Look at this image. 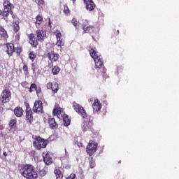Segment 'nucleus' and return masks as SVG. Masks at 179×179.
Instances as JSON below:
<instances>
[{
	"instance_id": "obj_19",
	"label": "nucleus",
	"mask_w": 179,
	"mask_h": 179,
	"mask_svg": "<svg viewBox=\"0 0 179 179\" xmlns=\"http://www.w3.org/2000/svg\"><path fill=\"white\" fill-rule=\"evenodd\" d=\"M93 123L90 122H87L84 123V125L83 127V131L84 132H86L87 131H92L93 129Z\"/></svg>"
},
{
	"instance_id": "obj_8",
	"label": "nucleus",
	"mask_w": 179,
	"mask_h": 179,
	"mask_svg": "<svg viewBox=\"0 0 179 179\" xmlns=\"http://www.w3.org/2000/svg\"><path fill=\"white\" fill-rule=\"evenodd\" d=\"M32 110L34 113H36V114H41L44 113L43 101H41V100L36 101L32 108Z\"/></svg>"
},
{
	"instance_id": "obj_24",
	"label": "nucleus",
	"mask_w": 179,
	"mask_h": 179,
	"mask_svg": "<svg viewBox=\"0 0 179 179\" xmlns=\"http://www.w3.org/2000/svg\"><path fill=\"white\" fill-rule=\"evenodd\" d=\"M43 162L47 164L48 166H50L51 163H52V158L50 156V155L46 154L45 156H43Z\"/></svg>"
},
{
	"instance_id": "obj_50",
	"label": "nucleus",
	"mask_w": 179,
	"mask_h": 179,
	"mask_svg": "<svg viewBox=\"0 0 179 179\" xmlns=\"http://www.w3.org/2000/svg\"><path fill=\"white\" fill-rule=\"evenodd\" d=\"M93 100H92V99H90V101H92Z\"/></svg>"
},
{
	"instance_id": "obj_29",
	"label": "nucleus",
	"mask_w": 179,
	"mask_h": 179,
	"mask_svg": "<svg viewBox=\"0 0 179 179\" xmlns=\"http://www.w3.org/2000/svg\"><path fill=\"white\" fill-rule=\"evenodd\" d=\"M29 93H33V92H36L37 89V84L32 83L31 84L30 87H28Z\"/></svg>"
},
{
	"instance_id": "obj_45",
	"label": "nucleus",
	"mask_w": 179,
	"mask_h": 179,
	"mask_svg": "<svg viewBox=\"0 0 179 179\" xmlns=\"http://www.w3.org/2000/svg\"><path fill=\"white\" fill-rule=\"evenodd\" d=\"M75 177H76V175L75 173H71L69 177H67L66 179H74Z\"/></svg>"
},
{
	"instance_id": "obj_26",
	"label": "nucleus",
	"mask_w": 179,
	"mask_h": 179,
	"mask_svg": "<svg viewBox=\"0 0 179 179\" xmlns=\"http://www.w3.org/2000/svg\"><path fill=\"white\" fill-rule=\"evenodd\" d=\"M13 30L15 33H17L20 30V27L19 26V22H13Z\"/></svg>"
},
{
	"instance_id": "obj_28",
	"label": "nucleus",
	"mask_w": 179,
	"mask_h": 179,
	"mask_svg": "<svg viewBox=\"0 0 179 179\" xmlns=\"http://www.w3.org/2000/svg\"><path fill=\"white\" fill-rule=\"evenodd\" d=\"M36 26H40L41 23H43V16L38 15L36 17Z\"/></svg>"
},
{
	"instance_id": "obj_16",
	"label": "nucleus",
	"mask_w": 179,
	"mask_h": 179,
	"mask_svg": "<svg viewBox=\"0 0 179 179\" xmlns=\"http://www.w3.org/2000/svg\"><path fill=\"white\" fill-rule=\"evenodd\" d=\"M48 57L52 62H55L59 59V55L55 53L54 51H51L48 53Z\"/></svg>"
},
{
	"instance_id": "obj_30",
	"label": "nucleus",
	"mask_w": 179,
	"mask_h": 179,
	"mask_svg": "<svg viewBox=\"0 0 179 179\" xmlns=\"http://www.w3.org/2000/svg\"><path fill=\"white\" fill-rule=\"evenodd\" d=\"M63 12L64 14H66L67 16H69L71 15V10H69V8L68 7L67 4L64 5V10Z\"/></svg>"
},
{
	"instance_id": "obj_51",
	"label": "nucleus",
	"mask_w": 179,
	"mask_h": 179,
	"mask_svg": "<svg viewBox=\"0 0 179 179\" xmlns=\"http://www.w3.org/2000/svg\"><path fill=\"white\" fill-rule=\"evenodd\" d=\"M72 1H76V0H72Z\"/></svg>"
},
{
	"instance_id": "obj_32",
	"label": "nucleus",
	"mask_w": 179,
	"mask_h": 179,
	"mask_svg": "<svg viewBox=\"0 0 179 179\" xmlns=\"http://www.w3.org/2000/svg\"><path fill=\"white\" fill-rule=\"evenodd\" d=\"M89 163H90V169H94V167H96V161L94 160L93 157H91L90 158V162Z\"/></svg>"
},
{
	"instance_id": "obj_2",
	"label": "nucleus",
	"mask_w": 179,
	"mask_h": 179,
	"mask_svg": "<svg viewBox=\"0 0 179 179\" xmlns=\"http://www.w3.org/2000/svg\"><path fill=\"white\" fill-rule=\"evenodd\" d=\"M90 55L91 58H92L95 62L96 68H103V65H104V62L103 61V57L99 54V52L96 51L94 48H91L89 50Z\"/></svg>"
},
{
	"instance_id": "obj_42",
	"label": "nucleus",
	"mask_w": 179,
	"mask_h": 179,
	"mask_svg": "<svg viewBox=\"0 0 179 179\" xmlns=\"http://www.w3.org/2000/svg\"><path fill=\"white\" fill-rule=\"evenodd\" d=\"M35 2L37 5H44L45 3L44 0H35Z\"/></svg>"
},
{
	"instance_id": "obj_22",
	"label": "nucleus",
	"mask_w": 179,
	"mask_h": 179,
	"mask_svg": "<svg viewBox=\"0 0 179 179\" xmlns=\"http://www.w3.org/2000/svg\"><path fill=\"white\" fill-rule=\"evenodd\" d=\"M92 106L94 111L99 112L101 110V103L99 102V99H95Z\"/></svg>"
},
{
	"instance_id": "obj_41",
	"label": "nucleus",
	"mask_w": 179,
	"mask_h": 179,
	"mask_svg": "<svg viewBox=\"0 0 179 179\" xmlns=\"http://www.w3.org/2000/svg\"><path fill=\"white\" fill-rule=\"evenodd\" d=\"M57 40L61 39V37H62V34L59 31H57V34H56Z\"/></svg>"
},
{
	"instance_id": "obj_40",
	"label": "nucleus",
	"mask_w": 179,
	"mask_h": 179,
	"mask_svg": "<svg viewBox=\"0 0 179 179\" xmlns=\"http://www.w3.org/2000/svg\"><path fill=\"white\" fill-rule=\"evenodd\" d=\"M71 23H72V24H73L75 27H76V26H78V20H77L76 18H73V19L71 20Z\"/></svg>"
},
{
	"instance_id": "obj_47",
	"label": "nucleus",
	"mask_w": 179,
	"mask_h": 179,
	"mask_svg": "<svg viewBox=\"0 0 179 179\" xmlns=\"http://www.w3.org/2000/svg\"><path fill=\"white\" fill-rule=\"evenodd\" d=\"M3 155L5 156V157H6V156H8V152H3Z\"/></svg>"
},
{
	"instance_id": "obj_49",
	"label": "nucleus",
	"mask_w": 179,
	"mask_h": 179,
	"mask_svg": "<svg viewBox=\"0 0 179 179\" xmlns=\"http://www.w3.org/2000/svg\"><path fill=\"white\" fill-rule=\"evenodd\" d=\"M117 33H120V31H119V30H117Z\"/></svg>"
},
{
	"instance_id": "obj_48",
	"label": "nucleus",
	"mask_w": 179,
	"mask_h": 179,
	"mask_svg": "<svg viewBox=\"0 0 179 179\" xmlns=\"http://www.w3.org/2000/svg\"><path fill=\"white\" fill-rule=\"evenodd\" d=\"M48 24H49V26H50V27L51 29V27H51V20L50 19H49Z\"/></svg>"
},
{
	"instance_id": "obj_38",
	"label": "nucleus",
	"mask_w": 179,
	"mask_h": 179,
	"mask_svg": "<svg viewBox=\"0 0 179 179\" xmlns=\"http://www.w3.org/2000/svg\"><path fill=\"white\" fill-rule=\"evenodd\" d=\"M15 51L17 56L20 57V54H22V51H23V50L20 47H17L15 48Z\"/></svg>"
},
{
	"instance_id": "obj_17",
	"label": "nucleus",
	"mask_w": 179,
	"mask_h": 179,
	"mask_svg": "<svg viewBox=\"0 0 179 179\" xmlns=\"http://www.w3.org/2000/svg\"><path fill=\"white\" fill-rule=\"evenodd\" d=\"M25 117L27 122H28L29 125H31V124H33V121H34V117H33V110L25 112Z\"/></svg>"
},
{
	"instance_id": "obj_23",
	"label": "nucleus",
	"mask_w": 179,
	"mask_h": 179,
	"mask_svg": "<svg viewBox=\"0 0 179 179\" xmlns=\"http://www.w3.org/2000/svg\"><path fill=\"white\" fill-rule=\"evenodd\" d=\"M62 120H63V122L65 127H68L69 125H71V120L69 119V116H68V115L64 114L62 116Z\"/></svg>"
},
{
	"instance_id": "obj_18",
	"label": "nucleus",
	"mask_w": 179,
	"mask_h": 179,
	"mask_svg": "<svg viewBox=\"0 0 179 179\" xmlns=\"http://www.w3.org/2000/svg\"><path fill=\"white\" fill-rule=\"evenodd\" d=\"M23 113H24V110H23V108L20 106H17L14 108V114L18 117H22Z\"/></svg>"
},
{
	"instance_id": "obj_15",
	"label": "nucleus",
	"mask_w": 179,
	"mask_h": 179,
	"mask_svg": "<svg viewBox=\"0 0 179 179\" xmlns=\"http://www.w3.org/2000/svg\"><path fill=\"white\" fill-rule=\"evenodd\" d=\"M7 49L6 50L8 57H12L13 55V52L15 51V45L12 43H6Z\"/></svg>"
},
{
	"instance_id": "obj_35",
	"label": "nucleus",
	"mask_w": 179,
	"mask_h": 179,
	"mask_svg": "<svg viewBox=\"0 0 179 179\" xmlns=\"http://www.w3.org/2000/svg\"><path fill=\"white\" fill-rule=\"evenodd\" d=\"M31 65V69H32L33 72H36V71H37L38 66V65H37V62H33Z\"/></svg>"
},
{
	"instance_id": "obj_4",
	"label": "nucleus",
	"mask_w": 179,
	"mask_h": 179,
	"mask_svg": "<svg viewBox=\"0 0 179 179\" xmlns=\"http://www.w3.org/2000/svg\"><path fill=\"white\" fill-rule=\"evenodd\" d=\"M3 6L4 8L3 12L0 10V16L1 13L3 17H8L9 15H13V11H12V9H13L15 6H13V4L10 3L9 0H4Z\"/></svg>"
},
{
	"instance_id": "obj_14",
	"label": "nucleus",
	"mask_w": 179,
	"mask_h": 179,
	"mask_svg": "<svg viewBox=\"0 0 179 179\" xmlns=\"http://www.w3.org/2000/svg\"><path fill=\"white\" fill-rule=\"evenodd\" d=\"M46 87L52 90V94H55L59 90V85L57 83H48Z\"/></svg>"
},
{
	"instance_id": "obj_27",
	"label": "nucleus",
	"mask_w": 179,
	"mask_h": 179,
	"mask_svg": "<svg viewBox=\"0 0 179 179\" xmlns=\"http://www.w3.org/2000/svg\"><path fill=\"white\" fill-rule=\"evenodd\" d=\"M28 57L29 59L31 60V62H34V60L37 58V55H36L34 52L31 51L29 53Z\"/></svg>"
},
{
	"instance_id": "obj_36",
	"label": "nucleus",
	"mask_w": 179,
	"mask_h": 179,
	"mask_svg": "<svg viewBox=\"0 0 179 179\" xmlns=\"http://www.w3.org/2000/svg\"><path fill=\"white\" fill-rule=\"evenodd\" d=\"M38 174H39L40 177H44L45 176V174H47V171H45V169H40L38 171Z\"/></svg>"
},
{
	"instance_id": "obj_3",
	"label": "nucleus",
	"mask_w": 179,
	"mask_h": 179,
	"mask_svg": "<svg viewBox=\"0 0 179 179\" xmlns=\"http://www.w3.org/2000/svg\"><path fill=\"white\" fill-rule=\"evenodd\" d=\"M34 141H33V146L36 150H41V149H45L47 145H48V141L38 136H35Z\"/></svg>"
},
{
	"instance_id": "obj_39",
	"label": "nucleus",
	"mask_w": 179,
	"mask_h": 179,
	"mask_svg": "<svg viewBox=\"0 0 179 179\" xmlns=\"http://www.w3.org/2000/svg\"><path fill=\"white\" fill-rule=\"evenodd\" d=\"M57 41L56 43V45H57L58 47H64V43L62 41V39H57Z\"/></svg>"
},
{
	"instance_id": "obj_43",
	"label": "nucleus",
	"mask_w": 179,
	"mask_h": 179,
	"mask_svg": "<svg viewBox=\"0 0 179 179\" xmlns=\"http://www.w3.org/2000/svg\"><path fill=\"white\" fill-rule=\"evenodd\" d=\"M29 156L34 157V156H36V150H31L30 152L29 153Z\"/></svg>"
},
{
	"instance_id": "obj_5",
	"label": "nucleus",
	"mask_w": 179,
	"mask_h": 179,
	"mask_svg": "<svg viewBox=\"0 0 179 179\" xmlns=\"http://www.w3.org/2000/svg\"><path fill=\"white\" fill-rule=\"evenodd\" d=\"M12 99V92L9 89H4L0 96V102L2 104H6L9 103Z\"/></svg>"
},
{
	"instance_id": "obj_46",
	"label": "nucleus",
	"mask_w": 179,
	"mask_h": 179,
	"mask_svg": "<svg viewBox=\"0 0 179 179\" xmlns=\"http://www.w3.org/2000/svg\"><path fill=\"white\" fill-rule=\"evenodd\" d=\"M22 86L24 87H26V88L29 89V83L24 81V83H22Z\"/></svg>"
},
{
	"instance_id": "obj_12",
	"label": "nucleus",
	"mask_w": 179,
	"mask_h": 179,
	"mask_svg": "<svg viewBox=\"0 0 179 179\" xmlns=\"http://www.w3.org/2000/svg\"><path fill=\"white\" fill-rule=\"evenodd\" d=\"M83 2L85 5L87 10H89L90 12H92V10H94L96 8V3H94V1H93V0H83Z\"/></svg>"
},
{
	"instance_id": "obj_33",
	"label": "nucleus",
	"mask_w": 179,
	"mask_h": 179,
	"mask_svg": "<svg viewBox=\"0 0 179 179\" xmlns=\"http://www.w3.org/2000/svg\"><path fill=\"white\" fill-rule=\"evenodd\" d=\"M60 71H61V69H59V66H55L52 69V73L53 75H58Z\"/></svg>"
},
{
	"instance_id": "obj_34",
	"label": "nucleus",
	"mask_w": 179,
	"mask_h": 179,
	"mask_svg": "<svg viewBox=\"0 0 179 179\" xmlns=\"http://www.w3.org/2000/svg\"><path fill=\"white\" fill-rule=\"evenodd\" d=\"M23 71H24V73L26 76H27V75H29V66H27V64H24L23 66Z\"/></svg>"
},
{
	"instance_id": "obj_37",
	"label": "nucleus",
	"mask_w": 179,
	"mask_h": 179,
	"mask_svg": "<svg viewBox=\"0 0 179 179\" xmlns=\"http://www.w3.org/2000/svg\"><path fill=\"white\" fill-rule=\"evenodd\" d=\"M24 106H25V113L27 112V111H31V108H30V104L29 103V102L27 101H25L24 103Z\"/></svg>"
},
{
	"instance_id": "obj_25",
	"label": "nucleus",
	"mask_w": 179,
	"mask_h": 179,
	"mask_svg": "<svg viewBox=\"0 0 179 179\" xmlns=\"http://www.w3.org/2000/svg\"><path fill=\"white\" fill-rule=\"evenodd\" d=\"M0 35L3 38V40H6L8 38V32H6V30L2 27H0Z\"/></svg>"
},
{
	"instance_id": "obj_20",
	"label": "nucleus",
	"mask_w": 179,
	"mask_h": 179,
	"mask_svg": "<svg viewBox=\"0 0 179 179\" xmlns=\"http://www.w3.org/2000/svg\"><path fill=\"white\" fill-rule=\"evenodd\" d=\"M54 173L55 174L57 179H62L64 178V173L59 169V167H55L54 170Z\"/></svg>"
},
{
	"instance_id": "obj_6",
	"label": "nucleus",
	"mask_w": 179,
	"mask_h": 179,
	"mask_svg": "<svg viewBox=\"0 0 179 179\" xmlns=\"http://www.w3.org/2000/svg\"><path fill=\"white\" fill-rule=\"evenodd\" d=\"M72 106L76 113H78L84 119L87 118V113H86V110H85V108L82 105L78 103L76 101H73Z\"/></svg>"
},
{
	"instance_id": "obj_11",
	"label": "nucleus",
	"mask_w": 179,
	"mask_h": 179,
	"mask_svg": "<svg viewBox=\"0 0 179 179\" xmlns=\"http://www.w3.org/2000/svg\"><path fill=\"white\" fill-rule=\"evenodd\" d=\"M36 36L38 41L43 43L47 38V31L43 29H37L36 31Z\"/></svg>"
},
{
	"instance_id": "obj_9",
	"label": "nucleus",
	"mask_w": 179,
	"mask_h": 179,
	"mask_svg": "<svg viewBox=\"0 0 179 179\" xmlns=\"http://www.w3.org/2000/svg\"><path fill=\"white\" fill-rule=\"evenodd\" d=\"M82 29L85 33L92 34L94 33V27L93 25H89V21L85 20L82 24Z\"/></svg>"
},
{
	"instance_id": "obj_21",
	"label": "nucleus",
	"mask_w": 179,
	"mask_h": 179,
	"mask_svg": "<svg viewBox=\"0 0 179 179\" xmlns=\"http://www.w3.org/2000/svg\"><path fill=\"white\" fill-rule=\"evenodd\" d=\"M48 124H49V127L52 129H57V128H58V124H57V122L55 121V119L54 117L49 118Z\"/></svg>"
},
{
	"instance_id": "obj_31",
	"label": "nucleus",
	"mask_w": 179,
	"mask_h": 179,
	"mask_svg": "<svg viewBox=\"0 0 179 179\" xmlns=\"http://www.w3.org/2000/svg\"><path fill=\"white\" fill-rule=\"evenodd\" d=\"M17 122V120L16 119H13L9 122V127L12 129L13 128H16V124Z\"/></svg>"
},
{
	"instance_id": "obj_1",
	"label": "nucleus",
	"mask_w": 179,
	"mask_h": 179,
	"mask_svg": "<svg viewBox=\"0 0 179 179\" xmlns=\"http://www.w3.org/2000/svg\"><path fill=\"white\" fill-rule=\"evenodd\" d=\"M19 173L25 179L38 178V171L31 164H24L20 166Z\"/></svg>"
},
{
	"instance_id": "obj_10",
	"label": "nucleus",
	"mask_w": 179,
	"mask_h": 179,
	"mask_svg": "<svg viewBox=\"0 0 179 179\" xmlns=\"http://www.w3.org/2000/svg\"><path fill=\"white\" fill-rule=\"evenodd\" d=\"M29 43L33 48H37L38 45V39L36 38V35L31 33L28 35Z\"/></svg>"
},
{
	"instance_id": "obj_44",
	"label": "nucleus",
	"mask_w": 179,
	"mask_h": 179,
	"mask_svg": "<svg viewBox=\"0 0 179 179\" xmlns=\"http://www.w3.org/2000/svg\"><path fill=\"white\" fill-rule=\"evenodd\" d=\"M35 92H36V94H40L41 93V87H36Z\"/></svg>"
},
{
	"instance_id": "obj_13",
	"label": "nucleus",
	"mask_w": 179,
	"mask_h": 179,
	"mask_svg": "<svg viewBox=\"0 0 179 179\" xmlns=\"http://www.w3.org/2000/svg\"><path fill=\"white\" fill-rule=\"evenodd\" d=\"M53 115L57 116L59 120H62V116L65 114L64 113V109L62 108H60L59 106H55L53 109Z\"/></svg>"
},
{
	"instance_id": "obj_7",
	"label": "nucleus",
	"mask_w": 179,
	"mask_h": 179,
	"mask_svg": "<svg viewBox=\"0 0 179 179\" xmlns=\"http://www.w3.org/2000/svg\"><path fill=\"white\" fill-rule=\"evenodd\" d=\"M97 142L93 140H90L86 148V152L88 155L93 156V154L96 153L97 151Z\"/></svg>"
}]
</instances>
